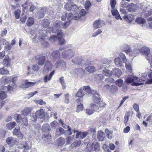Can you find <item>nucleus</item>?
Wrapping results in <instances>:
<instances>
[{"label": "nucleus", "mask_w": 152, "mask_h": 152, "mask_svg": "<svg viewBox=\"0 0 152 152\" xmlns=\"http://www.w3.org/2000/svg\"><path fill=\"white\" fill-rule=\"evenodd\" d=\"M124 19L127 21L131 22L134 19V16L132 15H129L125 16L124 17Z\"/></svg>", "instance_id": "nucleus-30"}, {"label": "nucleus", "mask_w": 152, "mask_h": 152, "mask_svg": "<svg viewBox=\"0 0 152 152\" xmlns=\"http://www.w3.org/2000/svg\"><path fill=\"white\" fill-rule=\"evenodd\" d=\"M133 107L136 112L139 111V105L136 103H134L133 105Z\"/></svg>", "instance_id": "nucleus-55"}, {"label": "nucleus", "mask_w": 152, "mask_h": 152, "mask_svg": "<svg viewBox=\"0 0 152 152\" xmlns=\"http://www.w3.org/2000/svg\"><path fill=\"white\" fill-rule=\"evenodd\" d=\"M7 97V94L4 91H0V99L2 100L5 99Z\"/></svg>", "instance_id": "nucleus-47"}, {"label": "nucleus", "mask_w": 152, "mask_h": 152, "mask_svg": "<svg viewBox=\"0 0 152 152\" xmlns=\"http://www.w3.org/2000/svg\"><path fill=\"white\" fill-rule=\"evenodd\" d=\"M123 83V81L121 79L117 80L115 81L116 85L119 87H121L122 86Z\"/></svg>", "instance_id": "nucleus-50"}, {"label": "nucleus", "mask_w": 152, "mask_h": 152, "mask_svg": "<svg viewBox=\"0 0 152 152\" xmlns=\"http://www.w3.org/2000/svg\"><path fill=\"white\" fill-rule=\"evenodd\" d=\"M94 111L93 109L91 108L87 109L86 110V113L89 115H91L94 112Z\"/></svg>", "instance_id": "nucleus-54"}, {"label": "nucleus", "mask_w": 152, "mask_h": 152, "mask_svg": "<svg viewBox=\"0 0 152 152\" xmlns=\"http://www.w3.org/2000/svg\"><path fill=\"white\" fill-rule=\"evenodd\" d=\"M103 135V132H101L98 134L97 137L99 141H102L104 140V137Z\"/></svg>", "instance_id": "nucleus-48"}, {"label": "nucleus", "mask_w": 152, "mask_h": 152, "mask_svg": "<svg viewBox=\"0 0 152 152\" xmlns=\"http://www.w3.org/2000/svg\"><path fill=\"white\" fill-rule=\"evenodd\" d=\"M93 101L94 102L96 103L99 106V108H101L102 110L104 108L106 105V104L103 100H101V98L97 94L94 96Z\"/></svg>", "instance_id": "nucleus-3"}, {"label": "nucleus", "mask_w": 152, "mask_h": 152, "mask_svg": "<svg viewBox=\"0 0 152 152\" xmlns=\"http://www.w3.org/2000/svg\"><path fill=\"white\" fill-rule=\"evenodd\" d=\"M16 117L15 119L16 121L18 123H21L24 126H27L28 125V121L27 118L24 117L23 118L21 117L20 115L16 114L15 115Z\"/></svg>", "instance_id": "nucleus-5"}, {"label": "nucleus", "mask_w": 152, "mask_h": 152, "mask_svg": "<svg viewBox=\"0 0 152 152\" xmlns=\"http://www.w3.org/2000/svg\"><path fill=\"white\" fill-rule=\"evenodd\" d=\"M78 105L77 107V109L76 111L77 112H79L80 111H82L83 109V106L81 102L79 103L78 104L77 103Z\"/></svg>", "instance_id": "nucleus-37"}, {"label": "nucleus", "mask_w": 152, "mask_h": 152, "mask_svg": "<svg viewBox=\"0 0 152 152\" xmlns=\"http://www.w3.org/2000/svg\"><path fill=\"white\" fill-rule=\"evenodd\" d=\"M81 141L79 140L78 141H76V142H74L72 144L74 145V146L75 147H77L81 144Z\"/></svg>", "instance_id": "nucleus-61"}, {"label": "nucleus", "mask_w": 152, "mask_h": 152, "mask_svg": "<svg viewBox=\"0 0 152 152\" xmlns=\"http://www.w3.org/2000/svg\"><path fill=\"white\" fill-rule=\"evenodd\" d=\"M16 125V124L15 122H11L6 125V127L9 130H11L14 128Z\"/></svg>", "instance_id": "nucleus-27"}, {"label": "nucleus", "mask_w": 152, "mask_h": 152, "mask_svg": "<svg viewBox=\"0 0 152 152\" xmlns=\"http://www.w3.org/2000/svg\"><path fill=\"white\" fill-rule=\"evenodd\" d=\"M65 102L66 103H69V94H67L65 95Z\"/></svg>", "instance_id": "nucleus-58"}, {"label": "nucleus", "mask_w": 152, "mask_h": 152, "mask_svg": "<svg viewBox=\"0 0 152 152\" xmlns=\"http://www.w3.org/2000/svg\"><path fill=\"white\" fill-rule=\"evenodd\" d=\"M11 59L9 56H6L3 60L2 64L6 67L10 66L11 65Z\"/></svg>", "instance_id": "nucleus-16"}, {"label": "nucleus", "mask_w": 152, "mask_h": 152, "mask_svg": "<svg viewBox=\"0 0 152 152\" xmlns=\"http://www.w3.org/2000/svg\"><path fill=\"white\" fill-rule=\"evenodd\" d=\"M52 64L49 61H47L45 62L44 68L47 70H50L52 69Z\"/></svg>", "instance_id": "nucleus-24"}, {"label": "nucleus", "mask_w": 152, "mask_h": 152, "mask_svg": "<svg viewBox=\"0 0 152 152\" xmlns=\"http://www.w3.org/2000/svg\"><path fill=\"white\" fill-rule=\"evenodd\" d=\"M61 22L60 21L59 23H55L54 26L53 28L52 31L53 32L56 33L57 34L60 32L61 30H59L58 28H60L61 27L60 23H61Z\"/></svg>", "instance_id": "nucleus-18"}, {"label": "nucleus", "mask_w": 152, "mask_h": 152, "mask_svg": "<svg viewBox=\"0 0 152 152\" xmlns=\"http://www.w3.org/2000/svg\"><path fill=\"white\" fill-rule=\"evenodd\" d=\"M55 72V71L53 70L51 72H50L48 76V75H45L43 79L44 82L45 83H46L48 81H50L52 76L54 75Z\"/></svg>", "instance_id": "nucleus-21"}, {"label": "nucleus", "mask_w": 152, "mask_h": 152, "mask_svg": "<svg viewBox=\"0 0 152 152\" xmlns=\"http://www.w3.org/2000/svg\"><path fill=\"white\" fill-rule=\"evenodd\" d=\"M111 12L113 16H114L117 19L121 18L120 15L117 10L114 8L112 9L111 10Z\"/></svg>", "instance_id": "nucleus-26"}, {"label": "nucleus", "mask_w": 152, "mask_h": 152, "mask_svg": "<svg viewBox=\"0 0 152 152\" xmlns=\"http://www.w3.org/2000/svg\"><path fill=\"white\" fill-rule=\"evenodd\" d=\"M12 133L14 135L17 136L19 138L22 139L23 137V135L20 132V127H18V128H15L13 130Z\"/></svg>", "instance_id": "nucleus-12"}, {"label": "nucleus", "mask_w": 152, "mask_h": 152, "mask_svg": "<svg viewBox=\"0 0 152 152\" xmlns=\"http://www.w3.org/2000/svg\"><path fill=\"white\" fill-rule=\"evenodd\" d=\"M21 11L19 10H17L14 12V15L16 19H18L20 17Z\"/></svg>", "instance_id": "nucleus-41"}, {"label": "nucleus", "mask_w": 152, "mask_h": 152, "mask_svg": "<svg viewBox=\"0 0 152 152\" xmlns=\"http://www.w3.org/2000/svg\"><path fill=\"white\" fill-rule=\"evenodd\" d=\"M115 65L118 66H121L123 61L119 57L116 58L115 59Z\"/></svg>", "instance_id": "nucleus-32"}, {"label": "nucleus", "mask_w": 152, "mask_h": 152, "mask_svg": "<svg viewBox=\"0 0 152 152\" xmlns=\"http://www.w3.org/2000/svg\"><path fill=\"white\" fill-rule=\"evenodd\" d=\"M72 139V137H67L66 139V144L68 145L70 144L71 142V141Z\"/></svg>", "instance_id": "nucleus-64"}, {"label": "nucleus", "mask_w": 152, "mask_h": 152, "mask_svg": "<svg viewBox=\"0 0 152 152\" xmlns=\"http://www.w3.org/2000/svg\"><path fill=\"white\" fill-rule=\"evenodd\" d=\"M51 55L54 60L58 59L56 63L55 64L56 66H58L60 64H61L64 61L62 60L59 59L60 58V53L58 50L53 51L51 53Z\"/></svg>", "instance_id": "nucleus-4"}, {"label": "nucleus", "mask_w": 152, "mask_h": 152, "mask_svg": "<svg viewBox=\"0 0 152 152\" xmlns=\"http://www.w3.org/2000/svg\"><path fill=\"white\" fill-rule=\"evenodd\" d=\"M50 130L49 124H44L42 126L43 137L47 138L48 139H50L51 136L49 133V131Z\"/></svg>", "instance_id": "nucleus-2"}, {"label": "nucleus", "mask_w": 152, "mask_h": 152, "mask_svg": "<svg viewBox=\"0 0 152 152\" xmlns=\"http://www.w3.org/2000/svg\"><path fill=\"white\" fill-rule=\"evenodd\" d=\"M84 95V94L82 89H79L76 95V96L78 97L77 99V102L78 104L79 102H81L83 100L82 97Z\"/></svg>", "instance_id": "nucleus-11"}, {"label": "nucleus", "mask_w": 152, "mask_h": 152, "mask_svg": "<svg viewBox=\"0 0 152 152\" xmlns=\"http://www.w3.org/2000/svg\"><path fill=\"white\" fill-rule=\"evenodd\" d=\"M110 4L111 8H114L116 4V0H110Z\"/></svg>", "instance_id": "nucleus-52"}, {"label": "nucleus", "mask_w": 152, "mask_h": 152, "mask_svg": "<svg viewBox=\"0 0 152 152\" xmlns=\"http://www.w3.org/2000/svg\"><path fill=\"white\" fill-rule=\"evenodd\" d=\"M74 55L73 51L70 49L65 50L62 52L61 54L62 56L64 58H66L68 57H72Z\"/></svg>", "instance_id": "nucleus-10"}, {"label": "nucleus", "mask_w": 152, "mask_h": 152, "mask_svg": "<svg viewBox=\"0 0 152 152\" xmlns=\"http://www.w3.org/2000/svg\"><path fill=\"white\" fill-rule=\"evenodd\" d=\"M57 37L56 35H53L49 38V40L51 42H54L57 40Z\"/></svg>", "instance_id": "nucleus-56"}, {"label": "nucleus", "mask_w": 152, "mask_h": 152, "mask_svg": "<svg viewBox=\"0 0 152 152\" xmlns=\"http://www.w3.org/2000/svg\"><path fill=\"white\" fill-rule=\"evenodd\" d=\"M6 142L10 147L13 146L15 144V140L12 137H9L7 138Z\"/></svg>", "instance_id": "nucleus-17"}, {"label": "nucleus", "mask_w": 152, "mask_h": 152, "mask_svg": "<svg viewBox=\"0 0 152 152\" xmlns=\"http://www.w3.org/2000/svg\"><path fill=\"white\" fill-rule=\"evenodd\" d=\"M82 57H76L72 59V62L75 64H80L83 61Z\"/></svg>", "instance_id": "nucleus-22"}, {"label": "nucleus", "mask_w": 152, "mask_h": 152, "mask_svg": "<svg viewBox=\"0 0 152 152\" xmlns=\"http://www.w3.org/2000/svg\"><path fill=\"white\" fill-rule=\"evenodd\" d=\"M142 54L146 56V58L148 61H150V58H148V55L150 53V50L148 48L142 49L140 50Z\"/></svg>", "instance_id": "nucleus-19"}, {"label": "nucleus", "mask_w": 152, "mask_h": 152, "mask_svg": "<svg viewBox=\"0 0 152 152\" xmlns=\"http://www.w3.org/2000/svg\"><path fill=\"white\" fill-rule=\"evenodd\" d=\"M9 74V71L4 67L0 68V74L2 75H7Z\"/></svg>", "instance_id": "nucleus-29"}, {"label": "nucleus", "mask_w": 152, "mask_h": 152, "mask_svg": "<svg viewBox=\"0 0 152 152\" xmlns=\"http://www.w3.org/2000/svg\"><path fill=\"white\" fill-rule=\"evenodd\" d=\"M91 108L93 109L94 111L98 110V112L100 111L102 109H99V108L98 105L95 104H90Z\"/></svg>", "instance_id": "nucleus-34"}, {"label": "nucleus", "mask_w": 152, "mask_h": 152, "mask_svg": "<svg viewBox=\"0 0 152 152\" xmlns=\"http://www.w3.org/2000/svg\"><path fill=\"white\" fill-rule=\"evenodd\" d=\"M39 67L37 65H33L32 66V69L34 71H37L39 69Z\"/></svg>", "instance_id": "nucleus-60"}, {"label": "nucleus", "mask_w": 152, "mask_h": 152, "mask_svg": "<svg viewBox=\"0 0 152 152\" xmlns=\"http://www.w3.org/2000/svg\"><path fill=\"white\" fill-rule=\"evenodd\" d=\"M15 88L13 87V86L12 87L10 85H8L7 86H2L1 87L0 90L2 91H4V92L5 93L7 92L10 90H12L13 88Z\"/></svg>", "instance_id": "nucleus-23"}, {"label": "nucleus", "mask_w": 152, "mask_h": 152, "mask_svg": "<svg viewBox=\"0 0 152 152\" xmlns=\"http://www.w3.org/2000/svg\"><path fill=\"white\" fill-rule=\"evenodd\" d=\"M72 4L70 1L67 2L65 5V8L68 11H71Z\"/></svg>", "instance_id": "nucleus-35"}, {"label": "nucleus", "mask_w": 152, "mask_h": 152, "mask_svg": "<svg viewBox=\"0 0 152 152\" xmlns=\"http://www.w3.org/2000/svg\"><path fill=\"white\" fill-rule=\"evenodd\" d=\"M59 82L62 86V88L64 89L66 88V84L64 80V78L62 77L59 78Z\"/></svg>", "instance_id": "nucleus-38"}, {"label": "nucleus", "mask_w": 152, "mask_h": 152, "mask_svg": "<svg viewBox=\"0 0 152 152\" xmlns=\"http://www.w3.org/2000/svg\"><path fill=\"white\" fill-rule=\"evenodd\" d=\"M88 133L87 132H81L80 135V136L79 137L81 139H82L88 135Z\"/></svg>", "instance_id": "nucleus-51"}, {"label": "nucleus", "mask_w": 152, "mask_h": 152, "mask_svg": "<svg viewBox=\"0 0 152 152\" xmlns=\"http://www.w3.org/2000/svg\"><path fill=\"white\" fill-rule=\"evenodd\" d=\"M17 76L12 77H6L3 78V81L5 83H8L11 82H12V86L13 87H16V85L15 83L16 81L17 80Z\"/></svg>", "instance_id": "nucleus-6"}, {"label": "nucleus", "mask_w": 152, "mask_h": 152, "mask_svg": "<svg viewBox=\"0 0 152 152\" xmlns=\"http://www.w3.org/2000/svg\"><path fill=\"white\" fill-rule=\"evenodd\" d=\"M35 83L32 82H27L25 83L24 84V87L26 88H28V87L33 86Z\"/></svg>", "instance_id": "nucleus-39"}, {"label": "nucleus", "mask_w": 152, "mask_h": 152, "mask_svg": "<svg viewBox=\"0 0 152 152\" xmlns=\"http://www.w3.org/2000/svg\"><path fill=\"white\" fill-rule=\"evenodd\" d=\"M65 142V140L62 137H60L57 140V144L58 146H62Z\"/></svg>", "instance_id": "nucleus-25"}, {"label": "nucleus", "mask_w": 152, "mask_h": 152, "mask_svg": "<svg viewBox=\"0 0 152 152\" xmlns=\"http://www.w3.org/2000/svg\"><path fill=\"white\" fill-rule=\"evenodd\" d=\"M105 25L104 21L100 19L95 20L93 24V26L95 29L100 28Z\"/></svg>", "instance_id": "nucleus-9"}, {"label": "nucleus", "mask_w": 152, "mask_h": 152, "mask_svg": "<svg viewBox=\"0 0 152 152\" xmlns=\"http://www.w3.org/2000/svg\"><path fill=\"white\" fill-rule=\"evenodd\" d=\"M79 9L78 7L76 4H72L71 11H72L75 12L77 10Z\"/></svg>", "instance_id": "nucleus-53"}, {"label": "nucleus", "mask_w": 152, "mask_h": 152, "mask_svg": "<svg viewBox=\"0 0 152 152\" xmlns=\"http://www.w3.org/2000/svg\"><path fill=\"white\" fill-rule=\"evenodd\" d=\"M91 6V3L89 1H86V2L85 5V7L86 10H88Z\"/></svg>", "instance_id": "nucleus-46"}, {"label": "nucleus", "mask_w": 152, "mask_h": 152, "mask_svg": "<svg viewBox=\"0 0 152 152\" xmlns=\"http://www.w3.org/2000/svg\"><path fill=\"white\" fill-rule=\"evenodd\" d=\"M31 108L26 107L21 111L22 114L24 116H28L31 113Z\"/></svg>", "instance_id": "nucleus-20"}, {"label": "nucleus", "mask_w": 152, "mask_h": 152, "mask_svg": "<svg viewBox=\"0 0 152 152\" xmlns=\"http://www.w3.org/2000/svg\"><path fill=\"white\" fill-rule=\"evenodd\" d=\"M133 114V113L132 111H129L126 112L124 119V124L125 126L127 125V122L129 120V117L130 116H132Z\"/></svg>", "instance_id": "nucleus-14"}, {"label": "nucleus", "mask_w": 152, "mask_h": 152, "mask_svg": "<svg viewBox=\"0 0 152 152\" xmlns=\"http://www.w3.org/2000/svg\"><path fill=\"white\" fill-rule=\"evenodd\" d=\"M125 66L126 69L129 70L130 72H132V67L130 64H126Z\"/></svg>", "instance_id": "nucleus-63"}, {"label": "nucleus", "mask_w": 152, "mask_h": 152, "mask_svg": "<svg viewBox=\"0 0 152 152\" xmlns=\"http://www.w3.org/2000/svg\"><path fill=\"white\" fill-rule=\"evenodd\" d=\"M135 21L139 24H144L145 23V20L141 18H138L135 20Z\"/></svg>", "instance_id": "nucleus-36"}, {"label": "nucleus", "mask_w": 152, "mask_h": 152, "mask_svg": "<svg viewBox=\"0 0 152 152\" xmlns=\"http://www.w3.org/2000/svg\"><path fill=\"white\" fill-rule=\"evenodd\" d=\"M35 59L39 65L42 66L45 62L46 57L43 54H41L35 56Z\"/></svg>", "instance_id": "nucleus-7"}, {"label": "nucleus", "mask_w": 152, "mask_h": 152, "mask_svg": "<svg viewBox=\"0 0 152 152\" xmlns=\"http://www.w3.org/2000/svg\"><path fill=\"white\" fill-rule=\"evenodd\" d=\"M70 23V21H67L66 22L62 25L63 28H66Z\"/></svg>", "instance_id": "nucleus-62"}, {"label": "nucleus", "mask_w": 152, "mask_h": 152, "mask_svg": "<svg viewBox=\"0 0 152 152\" xmlns=\"http://www.w3.org/2000/svg\"><path fill=\"white\" fill-rule=\"evenodd\" d=\"M50 25V23L48 19H44L43 20L42 25L44 28L48 27Z\"/></svg>", "instance_id": "nucleus-40"}, {"label": "nucleus", "mask_w": 152, "mask_h": 152, "mask_svg": "<svg viewBox=\"0 0 152 152\" xmlns=\"http://www.w3.org/2000/svg\"><path fill=\"white\" fill-rule=\"evenodd\" d=\"M140 79L136 77H133V78L127 77L125 82L127 83H130L133 82L132 85L133 86H138L142 85L143 83L140 82Z\"/></svg>", "instance_id": "nucleus-1"}, {"label": "nucleus", "mask_w": 152, "mask_h": 152, "mask_svg": "<svg viewBox=\"0 0 152 152\" xmlns=\"http://www.w3.org/2000/svg\"><path fill=\"white\" fill-rule=\"evenodd\" d=\"M92 147L94 148L95 151H98L100 148V145L99 143L96 142L95 144L93 143L92 144Z\"/></svg>", "instance_id": "nucleus-42"}, {"label": "nucleus", "mask_w": 152, "mask_h": 152, "mask_svg": "<svg viewBox=\"0 0 152 152\" xmlns=\"http://www.w3.org/2000/svg\"><path fill=\"white\" fill-rule=\"evenodd\" d=\"M103 74L107 76H110L112 75L111 71L107 69H105L103 70Z\"/></svg>", "instance_id": "nucleus-44"}, {"label": "nucleus", "mask_w": 152, "mask_h": 152, "mask_svg": "<svg viewBox=\"0 0 152 152\" xmlns=\"http://www.w3.org/2000/svg\"><path fill=\"white\" fill-rule=\"evenodd\" d=\"M64 33L61 30L57 34V37L58 40L59 42L60 45H62L65 44V41L64 39L62 38V37H63Z\"/></svg>", "instance_id": "nucleus-13"}, {"label": "nucleus", "mask_w": 152, "mask_h": 152, "mask_svg": "<svg viewBox=\"0 0 152 152\" xmlns=\"http://www.w3.org/2000/svg\"><path fill=\"white\" fill-rule=\"evenodd\" d=\"M119 57L121 59H122L121 61H123V63L126 62L127 61L126 59L125 55L124 53H121L120 54Z\"/></svg>", "instance_id": "nucleus-43"}, {"label": "nucleus", "mask_w": 152, "mask_h": 152, "mask_svg": "<svg viewBox=\"0 0 152 152\" xmlns=\"http://www.w3.org/2000/svg\"><path fill=\"white\" fill-rule=\"evenodd\" d=\"M75 15L74 16L72 13H69L68 15L67 19L70 22L72 19L74 20H77L79 19L80 16H79V15L77 13H75Z\"/></svg>", "instance_id": "nucleus-15"}, {"label": "nucleus", "mask_w": 152, "mask_h": 152, "mask_svg": "<svg viewBox=\"0 0 152 152\" xmlns=\"http://www.w3.org/2000/svg\"><path fill=\"white\" fill-rule=\"evenodd\" d=\"M85 69L90 73H93L96 71L95 68L94 66H89L86 67Z\"/></svg>", "instance_id": "nucleus-33"}, {"label": "nucleus", "mask_w": 152, "mask_h": 152, "mask_svg": "<svg viewBox=\"0 0 152 152\" xmlns=\"http://www.w3.org/2000/svg\"><path fill=\"white\" fill-rule=\"evenodd\" d=\"M102 32V31L101 30L98 29L95 32L93 33L92 35V37H95L99 34L101 33Z\"/></svg>", "instance_id": "nucleus-59"}, {"label": "nucleus", "mask_w": 152, "mask_h": 152, "mask_svg": "<svg viewBox=\"0 0 152 152\" xmlns=\"http://www.w3.org/2000/svg\"><path fill=\"white\" fill-rule=\"evenodd\" d=\"M34 19L31 17H29L27 20L26 25L28 27L31 26L34 23Z\"/></svg>", "instance_id": "nucleus-28"}, {"label": "nucleus", "mask_w": 152, "mask_h": 152, "mask_svg": "<svg viewBox=\"0 0 152 152\" xmlns=\"http://www.w3.org/2000/svg\"><path fill=\"white\" fill-rule=\"evenodd\" d=\"M45 117L44 111L42 109H41L36 111L34 115L33 116V118L35 121L37 118L42 119L45 118Z\"/></svg>", "instance_id": "nucleus-8"}, {"label": "nucleus", "mask_w": 152, "mask_h": 152, "mask_svg": "<svg viewBox=\"0 0 152 152\" xmlns=\"http://www.w3.org/2000/svg\"><path fill=\"white\" fill-rule=\"evenodd\" d=\"M56 132H59V135H61L64 133V130L61 127H59L57 129Z\"/></svg>", "instance_id": "nucleus-49"}, {"label": "nucleus", "mask_w": 152, "mask_h": 152, "mask_svg": "<svg viewBox=\"0 0 152 152\" xmlns=\"http://www.w3.org/2000/svg\"><path fill=\"white\" fill-rule=\"evenodd\" d=\"M124 50L123 51L126 53H129L131 52V48L130 46L128 45H126L124 47Z\"/></svg>", "instance_id": "nucleus-45"}, {"label": "nucleus", "mask_w": 152, "mask_h": 152, "mask_svg": "<svg viewBox=\"0 0 152 152\" xmlns=\"http://www.w3.org/2000/svg\"><path fill=\"white\" fill-rule=\"evenodd\" d=\"M122 74V72L119 69H116L115 71V75L118 77H119Z\"/></svg>", "instance_id": "nucleus-57"}, {"label": "nucleus", "mask_w": 152, "mask_h": 152, "mask_svg": "<svg viewBox=\"0 0 152 152\" xmlns=\"http://www.w3.org/2000/svg\"><path fill=\"white\" fill-rule=\"evenodd\" d=\"M83 90L88 94H92L94 92V91L92 90L90 87L88 86H84Z\"/></svg>", "instance_id": "nucleus-31"}]
</instances>
